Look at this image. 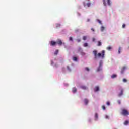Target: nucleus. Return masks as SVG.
Here are the masks:
<instances>
[{"label":"nucleus","mask_w":129,"mask_h":129,"mask_svg":"<svg viewBox=\"0 0 129 129\" xmlns=\"http://www.w3.org/2000/svg\"><path fill=\"white\" fill-rule=\"evenodd\" d=\"M93 53L94 55L95 59H97V57L98 58H102V59H103L105 55V51L104 50H102L101 53H98L97 54V51L95 50L93 51Z\"/></svg>","instance_id":"obj_1"},{"label":"nucleus","mask_w":129,"mask_h":129,"mask_svg":"<svg viewBox=\"0 0 129 129\" xmlns=\"http://www.w3.org/2000/svg\"><path fill=\"white\" fill-rule=\"evenodd\" d=\"M121 114L122 115H123V116H128L129 111H128V110H127L126 109H122Z\"/></svg>","instance_id":"obj_2"},{"label":"nucleus","mask_w":129,"mask_h":129,"mask_svg":"<svg viewBox=\"0 0 129 129\" xmlns=\"http://www.w3.org/2000/svg\"><path fill=\"white\" fill-rule=\"evenodd\" d=\"M119 90H120V92L118 94V96L120 97V96H122V95H123V89L122 88L120 87L119 88Z\"/></svg>","instance_id":"obj_3"},{"label":"nucleus","mask_w":129,"mask_h":129,"mask_svg":"<svg viewBox=\"0 0 129 129\" xmlns=\"http://www.w3.org/2000/svg\"><path fill=\"white\" fill-rule=\"evenodd\" d=\"M101 66H102V61H100L99 63V67L97 69V71H100L101 70Z\"/></svg>","instance_id":"obj_4"},{"label":"nucleus","mask_w":129,"mask_h":129,"mask_svg":"<svg viewBox=\"0 0 129 129\" xmlns=\"http://www.w3.org/2000/svg\"><path fill=\"white\" fill-rule=\"evenodd\" d=\"M50 44V46H56V45L57 44V42L51 41Z\"/></svg>","instance_id":"obj_5"},{"label":"nucleus","mask_w":129,"mask_h":129,"mask_svg":"<svg viewBox=\"0 0 129 129\" xmlns=\"http://www.w3.org/2000/svg\"><path fill=\"white\" fill-rule=\"evenodd\" d=\"M56 44H58V45H59V46H61V45L63 44V42H62V41L61 40H58L56 42Z\"/></svg>","instance_id":"obj_6"},{"label":"nucleus","mask_w":129,"mask_h":129,"mask_svg":"<svg viewBox=\"0 0 129 129\" xmlns=\"http://www.w3.org/2000/svg\"><path fill=\"white\" fill-rule=\"evenodd\" d=\"M126 69V67L124 66L123 67L122 69L121 70V73L123 74V73L124 72V70Z\"/></svg>","instance_id":"obj_7"},{"label":"nucleus","mask_w":129,"mask_h":129,"mask_svg":"<svg viewBox=\"0 0 129 129\" xmlns=\"http://www.w3.org/2000/svg\"><path fill=\"white\" fill-rule=\"evenodd\" d=\"M84 102L85 105H87V104H88V102H89V101L87 99H85L84 100Z\"/></svg>","instance_id":"obj_8"},{"label":"nucleus","mask_w":129,"mask_h":129,"mask_svg":"<svg viewBox=\"0 0 129 129\" xmlns=\"http://www.w3.org/2000/svg\"><path fill=\"white\" fill-rule=\"evenodd\" d=\"M94 90L95 92H97V91H99V87L96 86L94 88Z\"/></svg>","instance_id":"obj_9"},{"label":"nucleus","mask_w":129,"mask_h":129,"mask_svg":"<svg viewBox=\"0 0 129 129\" xmlns=\"http://www.w3.org/2000/svg\"><path fill=\"white\" fill-rule=\"evenodd\" d=\"M78 51L79 52H81V53L82 54V55H85V53L82 52V49H81V48H79L78 49Z\"/></svg>","instance_id":"obj_10"},{"label":"nucleus","mask_w":129,"mask_h":129,"mask_svg":"<svg viewBox=\"0 0 129 129\" xmlns=\"http://www.w3.org/2000/svg\"><path fill=\"white\" fill-rule=\"evenodd\" d=\"M81 87L82 89H84V90L87 89V87H86L85 86H82Z\"/></svg>","instance_id":"obj_11"},{"label":"nucleus","mask_w":129,"mask_h":129,"mask_svg":"<svg viewBox=\"0 0 129 129\" xmlns=\"http://www.w3.org/2000/svg\"><path fill=\"white\" fill-rule=\"evenodd\" d=\"M111 78L114 79V78H116V77H117V75H115V74H113L111 76Z\"/></svg>","instance_id":"obj_12"},{"label":"nucleus","mask_w":129,"mask_h":129,"mask_svg":"<svg viewBox=\"0 0 129 129\" xmlns=\"http://www.w3.org/2000/svg\"><path fill=\"white\" fill-rule=\"evenodd\" d=\"M95 119H98V114L97 113H95Z\"/></svg>","instance_id":"obj_13"},{"label":"nucleus","mask_w":129,"mask_h":129,"mask_svg":"<svg viewBox=\"0 0 129 129\" xmlns=\"http://www.w3.org/2000/svg\"><path fill=\"white\" fill-rule=\"evenodd\" d=\"M128 123H129V122L127 120L125 121V122H124V125H127V124H128Z\"/></svg>","instance_id":"obj_14"},{"label":"nucleus","mask_w":129,"mask_h":129,"mask_svg":"<svg viewBox=\"0 0 129 129\" xmlns=\"http://www.w3.org/2000/svg\"><path fill=\"white\" fill-rule=\"evenodd\" d=\"M105 29V28H104V26H101V32H103L104 31Z\"/></svg>","instance_id":"obj_15"},{"label":"nucleus","mask_w":129,"mask_h":129,"mask_svg":"<svg viewBox=\"0 0 129 129\" xmlns=\"http://www.w3.org/2000/svg\"><path fill=\"white\" fill-rule=\"evenodd\" d=\"M73 61H75L76 62H77V57H74L73 58Z\"/></svg>","instance_id":"obj_16"},{"label":"nucleus","mask_w":129,"mask_h":129,"mask_svg":"<svg viewBox=\"0 0 129 129\" xmlns=\"http://www.w3.org/2000/svg\"><path fill=\"white\" fill-rule=\"evenodd\" d=\"M77 90L75 88H73V92L74 93H75V92H76Z\"/></svg>","instance_id":"obj_17"},{"label":"nucleus","mask_w":129,"mask_h":129,"mask_svg":"<svg viewBox=\"0 0 129 129\" xmlns=\"http://www.w3.org/2000/svg\"><path fill=\"white\" fill-rule=\"evenodd\" d=\"M59 53V50H56L55 52H54V55H58V53Z\"/></svg>","instance_id":"obj_18"},{"label":"nucleus","mask_w":129,"mask_h":129,"mask_svg":"<svg viewBox=\"0 0 129 129\" xmlns=\"http://www.w3.org/2000/svg\"><path fill=\"white\" fill-rule=\"evenodd\" d=\"M87 39V36H84L83 37V40L84 41H85V40H86Z\"/></svg>","instance_id":"obj_19"},{"label":"nucleus","mask_w":129,"mask_h":129,"mask_svg":"<svg viewBox=\"0 0 129 129\" xmlns=\"http://www.w3.org/2000/svg\"><path fill=\"white\" fill-rule=\"evenodd\" d=\"M120 51H121V47H119L118 50V54H120Z\"/></svg>","instance_id":"obj_20"},{"label":"nucleus","mask_w":129,"mask_h":129,"mask_svg":"<svg viewBox=\"0 0 129 129\" xmlns=\"http://www.w3.org/2000/svg\"><path fill=\"white\" fill-rule=\"evenodd\" d=\"M107 3L108 6H110V5H111L110 0H107Z\"/></svg>","instance_id":"obj_21"},{"label":"nucleus","mask_w":129,"mask_h":129,"mask_svg":"<svg viewBox=\"0 0 129 129\" xmlns=\"http://www.w3.org/2000/svg\"><path fill=\"white\" fill-rule=\"evenodd\" d=\"M87 6L88 8H89V7H90V6H91V3H87Z\"/></svg>","instance_id":"obj_22"},{"label":"nucleus","mask_w":129,"mask_h":129,"mask_svg":"<svg viewBox=\"0 0 129 129\" xmlns=\"http://www.w3.org/2000/svg\"><path fill=\"white\" fill-rule=\"evenodd\" d=\"M98 46H101V42H100V41H98Z\"/></svg>","instance_id":"obj_23"},{"label":"nucleus","mask_w":129,"mask_h":129,"mask_svg":"<svg viewBox=\"0 0 129 129\" xmlns=\"http://www.w3.org/2000/svg\"><path fill=\"white\" fill-rule=\"evenodd\" d=\"M88 46V44L87 43H85L84 44V47H87Z\"/></svg>","instance_id":"obj_24"},{"label":"nucleus","mask_w":129,"mask_h":129,"mask_svg":"<svg viewBox=\"0 0 129 129\" xmlns=\"http://www.w3.org/2000/svg\"><path fill=\"white\" fill-rule=\"evenodd\" d=\"M103 2L104 6H106V2H105V0H103Z\"/></svg>","instance_id":"obj_25"},{"label":"nucleus","mask_w":129,"mask_h":129,"mask_svg":"<svg viewBox=\"0 0 129 129\" xmlns=\"http://www.w3.org/2000/svg\"><path fill=\"white\" fill-rule=\"evenodd\" d=\"M61 25L60 24H56V28H59V27H60Z\"/></svg>","instance_id":"obj_26"},{"label":"nucleus","mask_w":129,"mask_h":129,"mask_svg":"<svg viewBox=\"0 0 129 129\" xmlns=\"http://www.w3.org/2000/svg\"><path fill=\"white\" fill-rule=\"evenodd\" d=\"M123 82H127V80H126V79H123Z\"/></svg>","instance_id":"obj_27"},{"label":"nucleus","mask_w":129,"mask_h":129,"mask_svg":"<svg viewBox=\"0 0 129 129\" xmlns=\"http://www.w3.org/2000/svg\"><path fill=\"white\" fill-rule=\"evenodd\" d=\"M102 109H103V110H105V106L104 105L102 106Z\"/></svg>","instance_id":"obj_28"},{"label":"nucleus","mask_w":129,"mask_h":129,"mask_svg":"<svg viewBox=\"0 0 129 129\" xmlns=\"http://www.w3.org/2000/svg\"><path fill=\"white\" fill-rule=\"evenodd\" d=\"M106 104H107V105L109 106V105H110V102H109V101H107L106 103Z\"/></svg>","instance_id":"obj_29"},{"label":"nucleus","mask_w":129,"mask_h":129,"mask_svg":"<svg viewBox=\"0 0 129 129\" xmlns=\"http://www.w3.org/2000/svg\"><path fill=\"white\" fill-rule=\"evenodd\" d=\"M107 50H111V47L109 46V47H107Z\"/></svg>","instance_id":"obj_30"},{"label":"nucleus","mask_w":129,"mask_h":129,"mask_svg":"<svg viewBox=\"0 0 129 129\" xmlns=\"http://www.w3.org/2000/svg\"><path fill=\"white\" fill-rule=\"evenodd\" d=\"M69 40H70V41H73V38H72V37H70L69 38Z\"/></svg>","instance_id":"obj_31"},{"label":"nucleus","mask_w":129,"mask_h":129,"mask_svg":"<svg viewBox=\"0 0 129 129\" xmlns=\"http://www.w3.org/2000/svg\"><path fill=\"white\" fill-rule=\"evenodd\" d=\"M85 70H86L87 71H89V68L87 67L85 68Z\"/></svg>","instance_id":"obj_32"},{"label":"nucleus","mask_w":129,"mask_h":129,"mask_svg":"<svg viewBox=\"0 0 129 129\" xmlns=\"http://www.w3.org/2000/svg\"><path fill=\"white\" fill-rule=\"evenodd\" d=\"M67 69L68 70H69V71H71V70H70V68H69V67H67Z\"/></svg>","instance_id":"obj_33"},{"label":"nucleus","mask_w":129,"mask_h":129,"mask_svg":"<svg viewBox=\"0 0 129 129\" xmlns=\"http://www.w3.org/2000/svg\"><path fill=\"white\" fill-rule=\"evenodd\" d=\"M98 22L99 24H101V21L99 20V19L98 20Z\"/></svg>","instance_id":"obj_34"},{"label":"nucleus","mask_w":129,"mask_h":129,"mask_svg":"<svg viewBox=\"0 0 129 129\" xmlns=\"http://www.w3.org/2000/svg\"><path fill=\"white\" fill-rule=\"evenodd\" d=\"M122 27L123 28H125V24H123Z\"/></svg>","instance_id":"obj_35"},{"label":"nucleus","mask_w":129,"mask_h":129,"mask_svg":"<svg viewBox=\"0 0 129 129\" xmlns=\"http://www.w3.org/2000/svg\"><path fill=\"white\" fill-rule=\"evenodd\" d=\"M81 40L80 39H77V42L79 43V42H81Z\"/></svg>","instance_id":"obj_36"},{"label":"nucleus","mask_w":129,"mask_h":129,"mask_svg":"<svg viewBox=\"0 0 129 129\" xmlns=\"http://www.w3.org/2000/svg\"><path fill=\"white\" fill-rule=\"evenodd\" d=\"M92 41H93V42H95V38H92Z\"/></svg>","instance_id":"obj_37"},{"label":"nucleus","mask_w":129,"mask_h":129,"mask_svg":"<svg viewBox=\"0 0 129 129\" xmlns=\"http://www.w3.org/2000/svg\"><path fill=\"white\" fill-rule=\"evenodd\" d=\"M105 118H106V119H108V118H109V116L106 115Z\"/></svg>","instance_id":"obj_38"},{"label":"nucleus","mask_w":129,"mask_h":129,"mask_svg":"<svg viewBox=\"0 0 129 129\" xmlns=\"http://www.w3.org/2000/svg\"><path fill=\"white\" fill-rule=\"evenodd\" d=\"M118 103L119 104H120V103H121L120 100H118Z\"/></svg>","instance_id":"obj_39"},{"label":"nucleus","mask_w":129,"mask_h":129,"mask_svg":"<svg viewBox=\"0 0 129 129\" xmlns=\"http://www.w3.org/2000/svg\"><path fill=\"white\" fill-rule=\"evenodd\" d=\"M91 31H92V32H94V29H93V28H91Z\"/></svg>","instance_id":"obj_40"},{"label":"nucleus","mask_w":129,"mask_h":129,"mask_svg":"<svg viewBox=\"0 0 129 129\" xmlns=\"http://www.w3.org/2000/svg\"><path fill=\"white\" fill-rule=\"evenodd\" d=\"M84 6L85 7V3H84Z\"/></svg>","instance_id":"obj_41"}]
</instances>
